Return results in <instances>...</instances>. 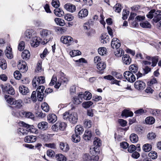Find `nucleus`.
Wrapping results in <instances>:
<instances>
[{
  "label": "nucleus",
  "instance_id": "nucleus-53",
  "mask_svg": "<svg viewBox=\"0 0 161 161\" xmlns=\"http://www.w3.org/2000/svg\"><path fill=\"white\" fill-rule=\"evenodd\" d=\"M99 150L97 146H95L92 148H90V153L92 155H94L95 154H97L98 153V150Z\"/></svg>",
  "mask_w": 161,
  "mask_h": 161
},
{
  "label": "nucleus",
  "instance_id": "nucleus-36",
  "mask_svg": "<svg viewBox=\"0 0 161 161\" xmlns=\"http://www.w3.org/2000/svg\"><path fill=\"white\" fill-rule=\"evenodd\" d=\"M56 158L57 161H66V157L62 154H57L56 155Z\"/></svg>",
  "mask_w": 161,
  "mask_h": 161
},
{
  "label": "nucleus",
  "instance_id": "nucleus-24",
  "mask_svg": "<svg viewBox=\"0 0 161 161\" xmlns=\"http://www.w3.org/2000/svg\"><path fill=\"white\" fill-rule=\"evenodd\" d=\"M60 147L61 150L65 152H67L69 150V146L66 143L60 142Z\"/></svg>",
  "mask_w": 161,
  "mask_h": 161
},
{
  "label": "nucleus",
  "instance_id": "nucleus-45",
  "mask_svg": "<svg viewBox=\"0 0 161 161\" xmlns=\"http://www.w3.org/2000/svg\"><path fill=\"white\" fill-rule=\"evenodd\" d=\"M70 55L72 57H74L76 56L80 55L81 54V52L78 50H73L70 52Z\"/></svg>",
  "mask_w": 161,
  "mask_h": 161
},
{
  "label": "nucleus",
  "instance_id": "nucleus-37",
  "mask_svg": "<svg viewBox=\"0 0 161 161\" xmlns=\"http://www.w3.org/2000/svg\"><path fill=\"white\" fill-rule=\"evenodd\" d=\"M22 101L21 99L15 100L13 105H15V107L18 108H20L22 106Z\"/></svg>",
  "mask_w": 161,
  "mask_h": 161
},
{
  "label": "nucleus",
  "instance_id": "nucleus-25",
  "mask_svg": "<svg viewBox=\"0 0 161 161\" xmlns=\"http://www.w3.org/2000/svg\"><path fill=\"white\" fill-rule=\"evenodd\" d=\"M84 131V129L81 125H77L75 128V134L80 135L82 134Z\"/></svg>",
  "mask_w": 161,
  "mask_h": 161
},
{
  "label": "nucleus",
  "instance_id": "nucleus-52",
  "mask_svg": "<svg viewBox=\"0 0 161 161\" xmlns=\"http://www.w3.org/2000/svg\"><path fill=\"white\" fill-rule=\"evenodd\" d=\"M84 126L85 127L89 128L91 127L92 123L91 120L88 119H85L84 121Z\"/></svg>",
  "mask_w": 161,
  "mask_h": 161
},
{
  "label": "nucleus",
  "instance_id": "nucleus-60",
  "mask_svg": "<svg viewBox=\"0 0 161 161\" xmlns=\"http://www.w3.org/2000/svg\"><path fill=\"white\" fill-rule=\"evenodd\" d=\"M154 13L155 10H152L147 14L146 16L148 18L151 19L153 17L154 15Z\"/></svg>",
  "mask_w": 161,
  "mask_h": 161
},
{
  "label": "nucleus",
  "instance_id": "nucleus-59",
  "mask_svg": "<svg viewBox=\"0 0 161 161\" xmlns=\"http://www.w3.org/2000/svg\"><path fill=\"white\" fill-rule=\"evenodd\" d=\"M14 75L15 79L17 80H19L21 78V75L19 71L16 70L14 73Z\"/></svg>",
  "mask_w": 161,
  "mask_h": 161
},
{
  "label": "nucleus",
  "instance_id": "nucleus-23",
  "mask_svg": "<svg viewBox=\"0 0 161 161\" xmlns=\"http://www.w3.org/2000/svg\"><path fill=\"white\" fill-rule=\"evenodd\" d=\"M4 98L6 102L10 105H13L15 99L12 98L9 95H6L4 96Z\"/></svg>",
  "mask_w": 161,
  "mask_h": 161
},
{
  "label": "nucleus",
  "instance_id": "nucleus-47",
  "mask_svg": "<svg viewBox=\"0 0 161 161\" xmlns=\"http://www.w3.org/2000/svg\"><path fill=\"white\" fill-rule=\"evenodd\" d=\"M115 55L118 57H120L123 55L124 51L122 49H117L116 51L115 52Z\"/></svg>",
  "mask_w": 161,
  "mask_h": 161
},
{
  "label": "nucleus",
  "instance_id": "nucleus-11",
  "mask_svg": "<svg viewBox=\"0 0 161 161\" xmlns=\"http://www.w3.org/2000/svg\"><path fill=\"white\" fill-rule=\"evenodd\" d=\"M64 8L68 11L71 13H73L76 10L75 6L70 3H67L64 6Z\"/></svg>",
  "mask_w": 161,
  "mask_h": 161
},
{
  "label": "nucleus",
  "instance_id": "nucleus-34",
  "mask_svg": "<svg viewBox=\"0 0 161 161\" xmlns=\"http://www.w3.org/2000/svg\"><path fill=\"white\" fill-rule=\"evenodd\" d=\"M141 26L143 28H150L151 27L150 24L147 21L142 22L140 23Z\"/></svg>",
  "mask_w": 161,
  "mask_h": 161
},
{
  "label": "nucleus",
  "instance_id": "nucleus-31",
  "mask_svg": "<svg viewBox=\"0 0 161 161\" xmlns=\"http://www.w3.org/2000/svg\"><path fill=\"white\" fill-rule=\"evenodd\" d=\"M130 141L133 143L137 142L138 140V137L137 135L135 133L131 134L130 137Z\"/></svg>",
  "mask_w": 161,
  "mask_h": 161
},
{
  "label": "nucleus",
  "instance_id": "nucleus-22",
  "mask_svg": "<svg viewBox=\"0 0 161 161\" xmlns=\"http://www.w3.org/2000/svg\"><path fill=\"white\" fill-rule=\"evenodd\" d=\"M92 137L91 132L89 130H85L83 136V138L85 140H89Z\"/></svg>",
  "mask_w": 161,
  "mask_h": 161
},
{
  "label": "nucleus",
  "instance_id": "nucleus-29",
  "mask_svg": "<svg viewBox=\"0 0 161 161\" xmlns=\"http://www.w3.org/2000/svg\"><path fill=\"white\" fill-rule=\"evenodd\" d=\"M54 12L56 16L59 17L63 16L64 14V11L60 8H56L54 9Z\"/></svg>",
  "mask_w": 161,
  "mask_h": 161
},
{
  "label": "nucleus",
  "instance_id": "nucleus-28",
  "mask_svg": "<svg viewBox=\"0 0 161 161\" xmlns=\"http://www.w3.org/2000/svg\"><path fill=\"white\" fill-rule=\"evenodd\" d=\"M110 39L108 36L106 35H104L102 36L100 41L101 43L106 44L109 42Z\"/></svg>",
  "mask_w": 161,
  "mask_h": 161
},
{
  "label": "nucleus",
  "instance_id": "nucleus-10",
  "mask_svg": "<svg viewBox=\"0 0 161 161\" xmlns=\"http://www.w3.org/2000/svg\"><path fill=\"white\" fill-rule=\"evenodd\" d=\"M121 44L119 40L116 38H114L111 42V46L112 48L118 49L120 46Z\"/></svg>",
  "mask_w": 161,
  "mask_h": 161
},
{
  "label": "nucleus",
  "instance_id": "nucleus-13",
  "mask_svg": "<svg viewBox=\"0 0 161 161\" xmlns=\"http://www.w3.org/2000/svg\"><path fill=\"white\" fill-rule=\"evenodd\" d=\"M88 11L86 9H83L78 13V16L79 18L83 19L86 17L88 14Z\"/></svg>",
  "mask_w": 161,
  "mask_h": 161
},
{
  "label": "nucleus",
  "instance_id": "nucleus-12",
  "mask_svg": "<svg viewBox=\"0 0 161 161\" xmlns=\"http://www.w3.org/2000/svg\"><path fill=\"white\" fill-rule=\"evenodd\" d=\"M47 120L50 123H54L57 120V117L56 115L54 114H50L47 117Z\"/></svg>",
  "mask_w": 161,
  "mask_h": 161
},
{
  "label": "nucleus",
  "instance_id": "nucleus-48",
  "mask_svg": "<svg viewBox=\"0 0 161 161\" xmlns=\"http://www.w3.org/2000/svg\"><path fill=\"white\" fill-rule=\"evenodd\" d=\"M23 115H25V117L27 118H30L31 119L34 118V115L31 112H25L23 113Z\"/></svg>",
  "mask_w": 161,
  "mask_h": 161
},
{
  "label": "nucleus",
  "instance_id": "nucleus-9",
  "mask_svg": "<svg viewBox=\"0 0 161 161\" xmlns=\"http://www.w3.org/2000/svg\"><path fill=\"white\" fill-rule=\"evenodd\" d=\"M135 87L138 90L143 89L145 87V83L141 80L136 81L134 83Z\"/></svg>",
  "mask_w": 161,
  "mask_h": 161
},
{
  "label": "nucleus",
  "instance_id": "nucleus-63",
  "mask_svg": "<svg viewBox=\"0 0 161 161\" xmlns=\"http://www.w3.org/2000/svg\"><path fill=\"white\" fill-rule=\"evenodd\" d=\"M42 66L41 63L39 62L37 63L36 69L35 70L36 72L38 73V72H41L42 70Z\"/></svg>",
  "mask_w": 161,
  "mask_h": 161
},
{
  "label": "nucleus",
  "instance_id": "nucleus-41",
  "mask_svg": "<svg viewBox=\"0 0 161 161\" xmlns=\"http://www.w3.org/2000/svg\"><path fill=\"white\" fill-rule=\"evenodd\" d=\"M73 103L76 105L82 102V98L78 95V97H74L73 98Z\"/></svg>",
  "mask_w": 161,
  "mask_h": 161
},
{
  "label": "nucleus",
  "instance_id": "nucleus-15",
  "mask_svg": "<svg viewBox=\"0 0 161 161\" xmlns=\"http://www.w3.org/2000/svg\"><path fill=\"white\" fill-rule=\"evenodd\" d=\"M39 129L42 130H46L48 127L47 123L45 121H42L39 123L37 125Z\"/></svg>",
  "mask_w": 161,
  "mask_h": 161
},
{
  "label": "nucleus",
  "instance_id": "nucleus-51",
  "mask_svg": "<svg viewBox=\"0 0 161 161\" xmlns=\"http://www.w3.org/2000/svg\"><path fill=\"white\" fill-rule=\"evenodd\" d=\"M93 104L92 102L91 101L85 102L83 103L82 106L85 108H88L92 105Z\"/></svg>",
  "mask_w": 161,
  "mask_h": 161
},
{
  "label": "nucleus",
  "instance_id": "nucleus-54",
  "mask_svg": "<svg viewBox=\"0 0 161 161\" xmlns=\"http://www.w3.org/2000/svg\"><path fill=\"white\" fill-rule=\"evenodd\" d=\"M158 57L157 56L152 58V66L153 67L156 66L158 61Z\"/></svg>",
  "mask_w": 161,
  "mask_h": 161
},
{
  "label": "nucleus",
  "instance_id": "nucleus-19",
  "mask_svg": "<svg viewBox=\"0 0 161 161\" xmlns=\"http://www.w3.org/2000/svg\"><path fill=\"white\" fill-rule=\"evenodd\" d=\"M20 92L23 95H26L29 92L28 88L24 86L21 85L19 87Z\"/></svg>",
  "mask_w": 161,
  "mask_h": 161
},
{
  "label": "nucleus",
  "instance_id": "nucleus-6",
  "mask_svg": "<svg viewBox=\"0 0 161 161\" xmlns=\"http://www.w3.org/2000/svg\"><path fill=\"white\" fill-rule=\"evenodd\" d=\"M124 76L128 81L130 82H134L136 78L134 75L130 71H126L124 73Z\"/></svg>",
  "mask_w": 161,
  "mask_h": 161
},
{
  "label": "nucleus",
  "instance_id": "nucleus-42",
  "mask_svg": "<svg viewBox=\"0 0 161 161\" xmlns=\"http://www.w3.org/2000/svg\"><path fill=\"white\" fill-rule=\"evenodd\" d=\"M72 140L74 142H78L80 141V135L75 134L72 136Z\"/></svg>",
  "mask_w": 161,
  "mask_h": 161
},
{
  "label": "nucleus",
  "instance_id": "nucleus-46",
  "mask_svg": "<svg viewBox=\"0 0 161 161\" xmlns=\"http://www.w3.org/2000/svg\"><path fill=\"white\" fill-rule=\"evenodd\" d=\"M93 144L95 146L98 147H100L102 145L100 139L99 138L96 137L94 139Z\"/></svg>",
  "mask_w": 161,
  "mask_h": 161
},
{
  "label": "nucleus",
  "instance_id": "nucleus-55",
  "mask_svg": "<svg viewBox=\"0 0 161 161\" xmlns=\"http://www.w3.org/2000/svg\"><path fill=\"white\" fill-rule=\"evenodd\" d=\"M156 136L155 134L153 132L149 133L147 136V137L148 140H152L155 139Z\"/></svg>",
  "mask_w": 161,
  "mask_h": 161
},
{
  "label": "nucleus",
  "instance_id": "nucleus-5",
  "mask_svg": "<svg viewBox=\"0 0 161 161\" xmlns=\"http://www.w3.org/2000/svg\"><path fill=\"white\" fill-rule=\"evenodd\" d=\"M60 41L63 43L66 44L67 46L71 45L74 43L73 38L69 36H62L60 38Z\"/></svg>",
  "mask_w": 161,
  "mask_h": 161
},
{
  "label": "nucleus",
  "instance_id": "nucleus-56",
  "mask_svg": "<svg viewBox=\"0 0 161 161\" xmlns=\"http://www.w3.org/2000/svg\"><path fill=\"white\" fill-rule=\"evenodd\" d=\"M74 17L72 14H68L64 16V19L68 21H71L74 19Z\"/></svg>",
  "mask_w": 161,
  "mask_h": 161
},
{
  "label": "nucleus",
  "instance_id": "nucleus-18",
  "mask_svg": "<svg viewBox=\"0 0 161 161\" xmlns=\"http://www.w3.org/2000/svg\"><path fill=\"white\" fill-rule=\"evenodd\" d=\"M79 96L86 100H90L92 97L91 94L89 92H86L84 94L80 93Z\"/></svg>",
  "mask_w": 161,
  "mask_h": 161
},
{
  "label": "nucleus",
  "instance_id": "nucleus-21",
  "mask_svg": "<svg viewBox=\"0 0 161 161\" xmlns=\"http://www.w3.org/2000/svg\"><path fill=\"white\" fill-rule=\"evenodd\" d=\"M122 61L124 64L129 65L131 63V59L129 55L125 54L123 56Z\"/></svg>",
  "mask_w": 161,
  "mask_h": 161
},
{
  "label": "nucleus",
  "instance_id": "nucleus-2",
  "mask_svg": "<svg viewBox=\"0 0 161 161\" xmlns=\"http://www.w3.org/2000/svg\"><path fill=\"white\" fill-rule=\"evenodd\" d=\"M40 34L44 38V41L42 42L43 44H46L53 38V32L49 30L43 29L41 31Z\"/></svg>",
  "mask_w": 161,
  "mask_h": 161
},
{
  "label": "nucleus",
  "instance_id": "nucleus-27",
  "mask_svg": "<svg viewBox=\"0 0 161 161\" xmlns=\"http://www.w3.org/2000/svg\"><path fill=\"white\" fill-rule=\"evenodd\" d=\"M60 75L61 76L59 81L61 82H63L64 83H67L69 81L68 79L65 76V74L62 72H59Z\"/></svg>",
  "mask_w": 161,
  "mask_h": 161
},
{
  "label": "nucleus",
  "instance_id": "nucleus-16",
  "mask_svg": "<svg viewBox=\"0 0 161 161\" xmlns=\"http://www.w3.org/2000/svg\"><path fill=\"white\" fill-rule=\"evenodd\" d=\"M5 53L7 57L9 59H11L13 57L12 48L9 47H7L5 50Z\"/></svg>",
  "mask_w": 161,
  "mask_h": 161
},
{
  "label": "nucleus",
  "instance_id": "nucleus-38",
  "mask_svg": "<svg viewBox=\"0 0 161 161\" xmlns=\"http://www.w3.org/2000/svg\"><path fill=\"white\" fill-rule=\"evenodd\" d=\"M55 21L57 25L61 26H63L65 24L64 20L61 19L56 18L55 19Z\"/></svg>",
  "mask_w": 161,
  "mask_h": 161
},
{
  "label": "nucleus",
  "instance_id": "nucleus-26",
  "mask_svg": "<svg viewBox=\"0 0 161 161\" xmlns=\"http://www.w3.org/2000/svg\"><path fill=\"white\" fill-rule=\"evenodd\" d=\"M133 114L132 112L128 110L125 109L122 111L121 116L123 117L125 116L127 118L129 116H132Z\"/></svg>",
  "mask_w": 161,
  "mask_h": 161
},
{
  "label": "nucleus",
  "instance_id": "nucleus-7",
  "mask_svg": "<svg viewBox=\"0 0 161 161\" xmlns=\"http://www.w3.org/2000/svg\"><path fill=\"white\" fill-rule=\"evenodd\" d=\"M17 66L19 69L22 72L24 73L27 70L28 67L26 63L23 60L19 61Z\"/></svg>",
  "mask_w": 161,
  "mask_h": 161
},
{
  "label": "nucleus",
  "instance_id": "nucleus-8",
  "mask_svg": "<svg viewBox=\"0 0 161 161\" xmlns=\"http://www.w3.org/2000/svg\"><path fill=\"white\" fill-rule=\"evenodd\" d=\"M41 39L40 38L37 37H35L32 38L30 40L31 45L32 47H37L39 45Z\"/></svg>",
  "mask_w": 161,
  "mask_h": 161
},
{
  "label": "nucleus",
  "instance_id": "nucleus-62",
  "mask_svg": "<svg viewBox=\"0 0 161 161\" xmlns=\"http://www.w3.org/2000/svg\"><path fill=\"white\" fill-rule=\"evenodd\" d=\"M25 47V43L23 41L20 42L19 44L18 48L19 50L22 51L24 50Z\"/></svg>",
  "mask_w": 161,
  "mask_h": 161
},
{
  "label": "nucleus",
  "instance_id": "nucleus-4",
  "mask_svg": "<svg viewBox=\"0 0 161 161\" xmlns=\"http://www.w3.org/2000/svg\"><path fill=\"white\" fill-rule=\"evenodd\" d=\"M3 91L6 93L11 95H13L15 93V91L12 86L9 84L1 85Z\"/></svg>",
  "mask_w": 161,
  "mask_h": 161
},
{
  "label": "nucleus",
  "instance_id": "nucleus-50",
  "mask_svg": "<svg viewBox=\"0 0 161 161\" xmlns=\"http://www.w3.org/2000/svg\"><path fill=\"white\" fill-rule=\"evenodd\" d=\"M98 52L99 54L103 55L106 54L107 52L106 49L104 47H100L98 49Z\"/></svg>",
  "mask_w": 161,
  "mask_h": 161
},
{
  "label": "nucleus",
  "instance_id": "nucleus-20",
  "mask_svg": "<svg viewBox=\"0 0 161 161\" xmlns=\"http://www.w3.org/2000/svg\"><path fill=\"white\" fill-rule=\"evenodd\" d=\"M30 53L28 50H25L22 53V58L25 60H28L30 58Z\"/></svg>",
  "mask_w": 161,
  "mask_h": 161
},
{
  "label": "nucleus",
  "instance_id": "nucleus-40",
  "mask_svg": "<svg viewBox=\"0 0 161 161\" xmlns=\"http://www.w3.org/2000/svg\"><path fill=\"white\" fill-rule=\"evenodd\" d=\"M154 118L152 117H147L145 119L146 123L148 124H153L155 122Z\"/></svg>",
  "mask_w": 161,
  "mask_h": 161
},
{
  "label": "nucleus",
  "instance_id": "nucleus-3",
  "mask_svg": "<svg viewBox=\"0 0 161 161\" xmlns=\"http://www.w3.org/2000/svg\"><path fill=\"white\" fill-rule=\"evenodd\" d=\"M66 125L64 122L58 121V122L53 125L51 128L54 131L58 132L63 131L66 127Z\"/></svg>",
  "mask_w": 161,
  "mask_h": 161
},
{
  "label": "nucleus",
  "instance_id": "nucleus-35",
  "mask_svg": "<svg viewBox=\"0 0 161 161\" xmlns=\"http://www.w3.org/2000/svg\"><path fill=\"white\" fill-rule=\"evenodd\" d=\"M0 67L3 69H5L7 68L6 61L4 59H0Z\"/></svg>",
  "mask_w": 161,
  "mask_h": 161
},
{
  "label": "nucleus",
  "instance_id": "nucleus-49",
  "mask_svg": "<svg viewBox=\"0 0 161 161\" xmlns=\"http://www.w3.org/2000/svg\"><path fill=\"white\" fill-rule=\"evenodd\" d=\"M148 156L153 159H156L158 157L157 153L154 151H151L148 154Z\"/></svg>",
  "mask_w": 161,
  "mask_h": 161
},
{
  "label": "nucleus",
  "instance_id": "nucleus-57",
  "mask_svg": "<svg viewBox=\"0 0 161 161\" xmlns=\"http://www.w3.org/2000/svg\"><path fill=\"white\" fill-rule=\"evenodd\" d=\"M114 9L116 12H120L121 10V5L119 3L116 4L114 7Z\"/></svg>",
  "mask_w": 161,
  "mask_h": 161
},
{
  "label": "nucleus",
  "instance_id": "nucleus-39",
  "mask_svg": "<svg viewBox=\"0 0 161 161\" xmlns=\"http://www.w3.org/2000/svg\"><path fill=\"white\" fill-rule=\"evenodd\" d=\"M138 68L135 64H131L129 67V70L131 73H136L138 71Z\"/></svg>",
  "mask_w": 161,
  "mask_h": 161
},
{
  "label": "nucleus",
  "instance_id": "nucleus-30",
  "mask_svg": "<svg viewBox=\"0 0 161 161\" xmlns=\"http://www.w3.org/2000/svg\"><path fill=\"white\" fill-rule=\"evenodd\" d=\"M150 112L153 116L158 117L161 114V110L158 109H151Z\"/></svg>",
  "mask_w": 161,
  "mask_h": 161
},
{
  "label": "nucleus",
  "instance_id": "nucleus-1",
  "mask_svg": "<svg viewBox=\"0 0 161 161\" xmlns=\"http://www.w3.org/2000/svg\"><path fill=\"white\" fill-rule=\"evenodd\" d=\"M22 127L18 129V132L19 134L23 135L27 134L29 132L33 133L35 129L32 128V126L26 124L23 121L20 122Z\"/></svg>",
  "mask_w": 161,
  "mask_h": 161
},
{
  "label": "nucleus",
  "instance_id": "nucleus-43",
  "mask_svg": "<svg viewBox=\"0 0 161 161\" xmlns=\"http://www.w3.org/2000/svg\"><path fill=\"white\" fill-rule=\"evenodd\" d=\"M42 109L46 112H48L49 110V106L46 103H42L41 106Z\"/></svg>",
  "mask_w": 161,
  "mask_h": 161
},
{
  "label": "nucleus",
  "instance_id": "nucleus-64",
  "mask_svg": "<svg viewBox=\"0 0 161 161\" xmlns=\"http://www.w3.org/2000/svg\"><path fill=\"white\" fill-rule=\"evenodd\" d=\"M111 74L114 76L115 77L118 79H119L122 77V75L120 73H118L116 71L112 72Z\"/></svg>",
  "mask_w": 161,
  "mask_h": 161
},
{
  "label": "nucleus",
  "instance_id": "nucleus-61",
  "mask_svg": "<svg viewBox=\"0 0 161 161\" xmlns=\"http://www.w3.org/2000/svg\"><path fill=\"white\" fill-rule=\"evenodd\" d=\"M32 84L33 87L36 88L37 86L40 85L38 80H37L36 77H35L33 79L32 81Z\"/></svg>",
  "mask_w": 161,
  "mask_h": 161
},
{
  "label": "nucleus",
  "instance_id": "nucleus-32",
  "mask_svg": "<svg viewBox=\"0 0 161 161\" xmlns=\"http://www.w3.org/2000/svg\"><path fill=\"white\" fill-rule=\"evenodd\" d=\"M97 68L100 70H104L106 67L105 64L103 61L99 62L97 64Z\"/></svg>",
  "mask_w": 161,
  "mask_h": 161
},
{
  "label": "nucleus",
  "instance_id": "nucleus-33",
  "mask_svg": "<svg viewBox=\"0 0 161 161\" xmlns=\"http://www.w3.org/2000/svg\"><path fill=\"white\" fill-rule=\"evenodd\" d=\"M25 38L26 40H28L29 39L31 40L32 38L33 37L32 36L33 34L31 31L29 30H27L25 33Z\"/></svg>",
  "mask_w": 161,
  "mask_h": 161
},
{
  "label": "nucleus",
  "instance_id": "nucleus-58",
  "mask_svg": "<svg viewBox=\"0 0 161 161\" xmlns=\"http://www.w3.org/2000/svg\"><path fill=\"white\" fill-rule=\"evenodd\" d=\"M46 96V94L43 93L37 92V97L38 100L40 101H42L43 99V96Z\"/></svg>",
  "mask_w": 161,
  "mask_h": 161
},
{
  "label": "nucleus",
  "instance_id": "nucleus-14",
  "mask_svg": "<svg viewBox=\"0 0 161 161\" xmlns=\"http://www.w3.org/2000/svg\"><path fill=\"white\" fill-rule=\"evenodd\" d=\"M77 116L76 113L73 112L70 114L69 121L72 124H75L77 122Z\"/></svg>",
  "mask_w": 161,
  "mask_h": 161
},
{
  "label": "nucleus",
  "instance_id": "nucleus-17",
  "mask_svg": "<svg viewBox=\"0 0 161 161\" xmlns=\"http://www.w3.org/2000/svg\"><path fill=\"white\" fill-rule=\"evenodd\" d=\"M36 137L35 136H27L25 138V141L27 143H32L36 141Z\"/></svg>",
  "mask_w": 161,
  "mask_h": 161
},
{
  "label": "nucleus",
  "instance_id": "nucleus-44",
  "mask_svg": "<svg viewBox=\"0 0 161 161\" xmlns=\"http://www.w3.org/2000/svg\"><path fill=\"white\" fill-rule=\"evenodd\" d=\"M152 148L151 145L148 143L144 144L143 146V149L146 152H149L151 150Z\"/></svg>",
  "mask_w": 161,
  "mask_h": 161
}]
</instances>
